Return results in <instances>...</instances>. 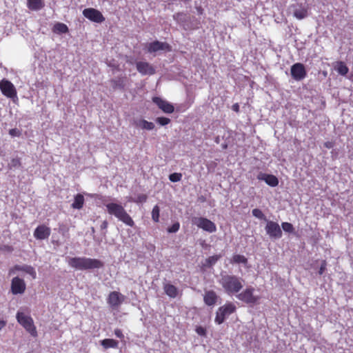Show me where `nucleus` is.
<instances>
[{"mask_svg":"<svg viewBox=\"0 0 353 353\" xmlns=\"http://www.w3.org/2000/svg\"><path fill=\"white\" fill-rule=\"evenodd\" d=\"M219 283L228 295L236 294L243 288V280L235 275L221 274Z\"/></svg>","mask_w":353,"mask_h":353,"instance_id":"1","label":"nucleus"},{"mask_svg":"<svg viewBox=\"0 0 353 353\" xmlns=\"http://www.w3.org/2000/svg\"><path fill=\"white\" fill-rule=\"evenodd\" d=\"M68 265L79 270L99 269L103 267V263L97 259L86 257H72L68 261Z\"/></svg>","mask_w":353,"mask_h":353,"instance_id":"2","label":"nucleus"},{"mask_svg":"<svg viewBox=\"0 0 353 353\" xmlns=\"http://www.w3.org/2000/svg\"><path fill=\"white\" fill-rule=\"evenodd\" d=\"M105 208L109 214L114 216L119 221L123 222L126 225L130 227L134 225L133 219L121 204L109 203L105 205Z\"/></svg>","mask_w":353,"mask_h":353,"instance_id":"3","label":"nucleus"},{"mask_svg":"<svg viewBox=\"0 0 353 353\" xmlns=\"http://www.w3.org/2000/svg\"><path fill=\"white\" fill-rule=\"evenodd\" d=\"M16 318L17 322L33 337L37 336V328L32 318L21 312H17Z\"/></svg>","mask_w":353,"mask_h":353,"instance_id":"4","label":"nucleus"},{"mask_svg":"<svg viewBox=\"0 0 353 353\" xmlns=\"http://www.w3.org/2000/svg\"><path fill=\"white\" fill-rule=\"evenodd\" d=\"M254 288L250 286L243 290L241 292L236 294V298L248 305L257 304L260 300V296L254 294Z\"/></svg>","mask_w":353,"mask_h":353,"instance_id":"5","label":"nucleus"},{"mask_svg":"<svg viewBox=\"0 0 353 353\" xmlns=\"http://www.w3.org/2000/svg\"><path fill=\"white\" fill-rule=\"evenodd\" d=\"M235 310L236 306L232 303H226L220 307L216 313L215 323L219 325L223 323L225 318L234 313Z\"/></svg>","mask_w":353,"mask_h":353,"instance_id":"6","label":"nucleus"},{"mask_svg":"<svg viewBox=\"0 0 353 353\" xmlns=\"http://www.w3.org/2000/svg\"><path fill=\"white\" fill-rule=\"evenodd\" d=\"M0 90L6 97L14 101L17 98V92L14 84L6 79L0 81Z\"/></svg>","mask_w":353,"mask_h":353,"instance_id":"7","label":"nucleus"},{"mask_svg":"<svg viewBox=\"0 0 353 353\" xmlns=\"http://www.w3.org/2000/svg\"><path fill=\"white\" fill-rule=\"evenodd\" d=\"M193 224L199 228L208 232H214L216 230V226L212 221L204 217H194L192 220Z\"/></svg>","mask_w":353,"mask_h":353,"instance_id":"8","label":"nucleus"},{"mask_svg":"<svg viewBox=\"0 0 353 353\" xmlns=\"http://www.w3.org/2000/svg\"><path fill=\"white\" fill-rule=\"evenodd\" d=\"M290 74L295 81H301L307 76L305 65L301 63H296L291 66Z\"/></svg>","mask_w":353,"mask_h":353,"instance_id":"9","label":"nucleus"},{"mask_svg":"<svg viewBox=\"0 0 353 353\" xmlns=\"http://www.w3.org/2000/svg\"><path fill=\"white\" fill-rule=\"evenodd\" d=\"M83 15L95 23H102L105 21V17L101 12L97 9L89 8L83 10Z\"/></svg>","mask_w":353,"mask_h":353,"instance_id":"10","label":"nucleus"},{"mask_svg":"<svg viewBox=\"0 0 353 353\" xmlns=\"http://www.w3.org/2000/svg\"><path fill=\"white\" fill-rule=\"evenodd\" d=\"M265 231L271 238L279 239L282 236V230L276 222L268 221Z\"/></svg>","mask_w":353,"mask_h":353,"instance_id":"11","label":"nucleus"},{"mask_svg":"<svg viewBox=\"0 0 353 353\" xmlns=\"http://www.w3.org/2000/svg\"><path fill=\"white\" fill-rule=\"evenodd\" d=\"M26 289V285L23 279L18 276L14 277L11 281V292L13 294H23Z\"/></svg>","mask_w":353,"mask_h":353,"instance_id":"12","label":"nucleus"},{"mask_svg":"<svg viewBox=\"0 0 353 353\" xmlns=\"http://www.w3.org/2000/svg\"><path fill=\"white\" fill-rule=\"evenodd\" d=\"M152 101L161 109L164 113L171 114L174 111V105L168 101L159 97H154Z\"/></svg>","mask_w":353,"mask_h":353,"instance_id":"13","label":"nucleus"},{"mask_svg":"<svg viewBox=\"0 0 353 353\" xmlns=\"http://www.w3.org/2000/svg\"><path fill=\"white\" fill-rule=\"evenodd\" d=\"M125 296L117 291L111 292L107 299V303L113 308L119 306L124 301Z\"/></svg>","mask_w":353,"mask_h":353,"instance_id":"14","label":"nucleus"},{"mask_svg":"<svg viewBox=\"0 0 353 353\" xmlns=\"http://www.w3.org/2000/svg\"><path fill=\"white\" fill-rule=\"evenodd\" d=\"M172 48L170 44L164 42L155 41L148 45V51L150 53L156 52L159 50H165L168 52L171 51Z\"/></svg>","mask_w":353,"mask_h":353,"instance_id":"15","label":"nucleus"},{"mask_svg":"<svg viewBox=\"0 0 353 353\" xmlns=\"http://www.w3.org/2000/svg\"><path fill=\"white\" fill-rule=\"evenodd\" d=\"M137 70L142 75H152L155 73L154 68L146 61H138L136 63Z\"/></svg>","mask_w":353,"mask_h":353,"instance_id":"16","label":"nucleus"},{"mask_svg":"<svg viewBox=\"0 0 353 353\" xmlns=\"http://www.w3.org/2000/svg\"><path fill=\"white\" fill-rule=\"evenodd\" d=\"M15 271H21L24 272L28 274H30L32 279H36L37 277V273L34 270V268L29 265H15L12 268H11L9 271V274H12L14 273Z\"/></svg>","mask_w":353,"mask_h":353,"instance_id":"17","label":"nucleus"},{"mask_svg":"<svg viewBox=\"0 0 353 353\" xmlns=\"http://www.w3.org/2000/svg\"><path fill=\"white\" fill-rule=\"evenodd\" d=\"M51 233L50 228L45 225H39L34 232V236L38 240L48 239Z\"/></svg>","mask_w":353,"mask_h":353,"instance_id":"18","label":"nucleus"},{"mask_svg":"<svg viewBox=\"0 0 353 353\" xmlns=\"http://www.w3.org/2000/svg\"><path fill=\"white\" fill-rule=\"evenodd\" d=\"M293 10V15L299 20L303 19L308 16V10L307 8L304 7L302 4H299L297 6H292Z\"/></svg>","mask_w":353,"mask_h":353,"instance_id":"19","label":"nucleus"},{"mask_svg":"<svg viewBox=\"0 0 353 353\" xmlns=\"http://www.w3.org/2000/svg\"><path fill=\"white\" fill-rule=\"evenodd\" d=\"M259 179L263 180L271 187H276L279 184V180L276 176L273 174H261L258 176Z\"/></svg>","mask_w":353,"mask_h":353,"instance_id":"20","label":"nucleus"},{"mask_svg":"<svg viewBox=\"0 0 353 353\" xmlns=\"http://www.w3.org/2000/svg\"><path fill=\"white\" fill-rule=\"evenodd\" d=\"M217 299L218 296L216 292L213 290H209L205 292L203 301L207 305L212 306L216 303Z\"/></svg>","mask_w":353,"mask_h":353,"instance_id":"21","label":"nucleus"},{"mask_svg":"<svg viewBox=\"0 0 353 353\" xmlns=\"http://www.w3.org/2000/svg\"><path fill=\"white\" fill-rule=\"evenodd\" d=\"M134 125L136 128L147 130H152L155 127L154 124L152 122L148 121L145 119H139L134 121Z\"/></svg>","mask_w":353,"mask_h":353,"instance_id":"22","label":"nucleus"},{"mask_svg":"<svg viewBox=\"0 0 353 353\" xmlns=\"http://www.w3.org/2000/svg\"><path fill=\"white\" fill-rule=\"evenodd\" d=\"M44 6L43 0H27V7L30 10L38 11L43 8Z\"/></svg>","mask_w":353,"mask_h":353,"instance_id":"23","label":"nucleus"},{"mask_svg":"<svg viewBox=\"0 0 353 353\" xmlns=\"http://www.w3.org/2000/svg\"><path fill=\"white\" fill-rule=\"evenodd\" d=\"M165 293L170 298H175L178 295V289L172 284L167 283L163 286Z\"/></svg>","mask_w":353,"mask_h":353,"instance_id":"24","label":"nucleus"},{"mask_svg":"<svg viewBox=\"0 0 353 353\" xmlns=\"http://www.w3.org/2000/svg\"><path fill=\"white\" fill-rule=\"evenodd\" d=\"M84 201V196L81 194H77L74 196V202L71 206L73 209L80 210L83 207Z\"/></svg>","mask_w":353,"mask_h":353,"instance_id":"25","label":"nucleus"},{"mask_svg":"<svg viewBox=\"0 0 353 353\" xmlns=\"http://www.w3.org/2000/svg\"><path fill=\"white\" fill-rule=\"evenodd\" d=\"M68 31L69 29L68 26L61 22L56 23L52 28V32L57 34H65L68 33Z\"/></svg>","mask_w":353,"mask_h":353,"instance_id":"26","label":"nucleus"},{"mask_svg":"<svg viewBox=\"0 0 353 353\" xmlns=\"http://www.w3.org/2000/svg\"><path fill=\"white\" fill-rule=\"evenodd\" d=\"M101 344L105 349L117 348L119 342L112 339H105L101 341Z\"/></svg>","mask_w":353,"mask_h":353,"instance_id":"27","label":"nucleus"},{"mask_svg":"<svg viewBox=\"0 0 353 353\" xmlns=\"http://www.w3.org/2000/svg\"><path fill=\"white\" fill-rule=\"evenodd\" d=\"M124 77H119L110 80V83L114 89L120 88L123 89L125 87Z\"/></svg>","mask_w":353,"mask_h":353,"instance_id":"28","label":"nucleus"},{"mask_svg":"<svg viewBox=\"0 0 353 353\" xmlns=\"http://www.w3.org/2000/svg\"><path fill=\"white\" fill-rule=\"evenodd\" d=\"M336 70L339 72V74L343 76L346 75L349 72L348 67L343 61L337 62Z\"/></svg>","mask_w":353,"mask_h":353,"instance_id":"29","label":"nucleus"},{"mask_svg":"<svg viewBox=\"0 0 353 353\" xmlns=\"http://www.w3.org/2000/svg\"><path fill=\"white\" fill-rule=\"evenodd\" d=\"M231 263H236V264H240V263L246 264L248 263V259L245 256H244L243 255L234 254L232 256Z\"/></svg>","mask_w":353,"mask_h":353,"instance_id":"30","label":"nucleus"},{"mask_svg":"<svg viewBox=\"0 0 353 353\" xmlns=\"http://www.w3.org/2000/svg\"><path fill=\"white\" fill-rule=\"evenodd\" d=\"M159 215H160V209L159 207L156 205L154 206L152 211V220L157 223L159 221Z\"/></svg>","mask_w":353,"mask_h":353,"instance_id":"31","label":"nucleus"},{"mask_svg":"<svg viewBox=\"0 0 353 353\" xmlns=\"http://www.w3.org/2000/svg\"><path fill=\"white\" fill-rule=\"evenodd\" d=\"M219 258H220V256L218 255H214V256H209L205 261V263H206L205 265L208 267H210L212 265L215 264L216 263V261L219 259Z\"/></svg>","mask_w":353,"mask_h":353,"instance_id":"32","label":"nucleus"},{"mask_svg":"<svg viewBox=\"0 0 353 353\" xmlns=\"http://www.w3.org/2000/svg\"><path fill=\"white\" fill-rule=\"evenodd\" d=\"M252 215L256 218H258L261 220H265V216L263 213V212L258 208L253 209L252 211Z\"/></svg>","mask_w":353,"mask_h":353,"instance_id":"33","label":"nucleus"},{"mask_svg":"<svg viewBox=\"0 0 353 353\" xmlns=\"http://www.w3.org/2000/svg\"><path fill=\"white\" fill-rule=\"evenodd\" d=\"M281 226H282L283 230L286 232L291 233V232H294V228L292 224L290 223L283 222V223H282Z\"/></svg>","mask_w":353,"mask_h":353,"instance_id":"34","label":"nucleus"},{"mask_svg":"<svg viewBox=\"0 0 353 353\" xmlns=\"http://www.w3.org/2000/svg\"><path fill=\"white\" fill-rule=\"evenodd\" d=\"M156 121L161 125H166L170 123V119L167 117H160L156 119Z\"/></svg>","mask_w":353,"mask_h":353,"instance_id":"35","label":"nucleus"},{"mask_svg":"<svg viewBox=\"0 0 353 353\" xmlns=\"http://www.w3.org/2000/svg\"><path fill=\"white\" fill-rule=\"evenodd\" d=\"M181 177H182V174L181 173L175 172V173H172L169 175V179L172 182H178V181H181Z\"/></svg>","mask_w":353,"mask_h":353,"instance_id":"36","label":"nucleus"},{"mask_svg":"<svg viewBox=\"0 0 353 353\" xmlns=\"http://www.w3.org/2000/svg\"><path fill=\"white\" fill-rule=\"evenodd\" d=\"M180 228V223L179 222L174 223L170 227L168 228V232L169 233H175Z\"/></svg>","mask_w":353,"mask_h":353,"instance_id":"37","label":"nucleus"},{"mask_svg":"<svg viewBox=\"0 0 353 353\" xmlns=\"http://www.w3.org/2000/svg\"><path fill=\"white\" fill-rule=\"evenodd\" d=\"M148 196L146 194H140L134 199L135 203H144L147 201Z\"/></svg>","mask_w":353,"mask_h":353,"instance_id":"38","label":"nucleus"},{"mask_svg":"<svg viewBox=\"0 0 353 353\" xmlns=\"http://www.w3.org/2000/svg\"><path fill=\"white\" fill-rule=\"evenodd\" d=\"M196 332L202 336H206V329L202 326H197L195 329Z\"/></svg>","mask_w":353,"mask_h":353,"instance_id":"39","label":"nucleus"},{"mask_svg":"<svg viewBox=\"0 0 353 353\" xmlns=\"http://www.w3.org/2000/svg\"><path fill=\"white\" fill-rule=\"evenodd\" d=\"M21 165V159L19 158H14L11 160V166L13 168H19Z\"/></svg>","mask_w":353,"mask_h":353,"instance_id":"40","label":"nucleus"},{"mask_svg":"<svg viewBox=\"0 0 353 353\" xmlns=\"http://www.w3.org/2000/svg\"><path fill=\"white\" fill-rule=\"evenodd\" d=\"M326 267H327V262L325 260H323L321 262V267L319 270V274L320 275H322L325 272V271L326 270Z\"/></svg>","mask_w":353,"mask_h":353,"instance_id":"41","label":"nucleus"},{"mask_svg":"<svg viewBox=\"0 0 353 353\" xmlns=\"http://www.w3.org/2000/svg\"><path fill=\"white\" fill-rule=\"evenodd\" d=\"M9 134L12 137H19L21 132L17 128H12L9 130Z\"/></svg>","mask_w":353,"mask_h":353,"instance_id":"42","label":"nucleus"},{"mask_svg":"<svg viewBox=\"0 0 353 353\" xmlns=\"http://www.w3.org/2000/svg\"><path fill=\"white\" fill-rule=\"evenodd\" d=\"M114 334L115 336L120 339H124V335L122 332V331L120 330V329H115L114 330Z\"/></svg>","mask_w":353,"mask_h":353,"instance_id":"43","label":"nucleus"},{"mask_svg":"<svg viewBox=\"0 0 353 353\" xmlns=\"http://www.w3.org/2000/svg\"><path fill=\"white\" fill-rule=\"evenodd\" d=\"M334 144L332 141H326L324 143V146L328 149L332 148L334 147Z\"/></svg>","mask_w":353,"mask_h":353,"instance_id":"44","label":"nucleus"},{"mask_svg":"<svg viewBox=\"0 0 353 353\" xmlns=\"http://www.w3.org/2000/svg\"><path fill=\"white\" fill-rule=\"evenodd\" d=\"M108 223L107 221L105 220L101 223L100 228L101 230H106L108 228Z\"/></svg>","mask_w":353,"mask_h":353,"instance_id":"45","label":"nucleus"},{"mask_svg":"<svg viewBox=\"0 0 353 353\" xmlns=\"http://www.w3.org/2000/svg\"><path fill=\"white\" fill-rule=\"evenodd\" d=\"M232 110L235 111L236 112H238L239 111V105L238 103H235L232 105Z\"/></svg>","mask_w":353,"mask_h":353,"instance_id":"46","label":"nucleus"},{"mask_svg":"<svg viewBox=\"0 0 353 353\" xmlns=\"http://www.w3.org/2000/svg\"><path fill=\"white\" fill-rule=\"evenodd\" d=\"M6 325V321L1 320L0 321V330L3 329Z\"/></svg>","mask_w":353,"mask_h":353,"instance_id":"47","label":"nucleus"},{"mask_svg":"<svg viewBox=\"0 0 353 353\" xmlns=\"http://www.w3.org/2000/svg\"><path fill=\"white\" fill-rule=\"evenodd\" d=\"M112 67H114V68H116V69H117V70H119V65H112Z\"/></svg>","mask_w":353,"mask_h":353,"instance_id":"48","label":"nucleus"},{"mask_svg":"<svg viewBox=\"0 0 353 353\" xmlns=\"http://www.w3.org/2000/svg\"><path fill=\"white\" fill-rule=\"evenodd\" d=\"M199 12L200 13H201V12H202V9H199Z\"/></svg>","mask_w":353,"mask_h":353,"instance_id":"49","label":"nucleus"}]
</instances>
